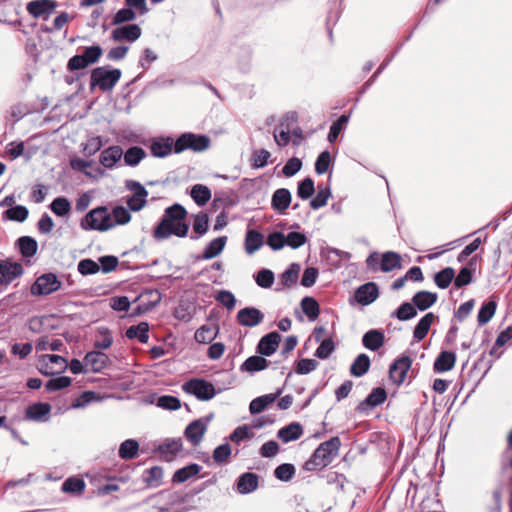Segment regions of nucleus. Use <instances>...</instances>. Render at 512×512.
Instances as JSON below:
<instances>
[{
	"instance_id": "f257e3e1",
	"label": "nucleus",
	"mask_w": 512,
	"mask_h": 512,
	"mask_svg": "<svg viewBox=\"0 0 512 512\" xmlns=\"http://www.w3.org/2000/svg\"><path fill=\"white\" fill-rule=\"evenodd\" d=\"M210 145V139L205 135H196L193 133H184L176 140L172 137H158L151 141L150 151L154 157L164 158L174 151L179 154L185 150L201 152Z\"/></svg>"
},
{
	"instance_id": "f03ea898",
	"label": "nucleus",
	"mask_w": 512,
	"mask_h": 512,
	"mask_svg": "<svg viewBox=\"0 0 512 512\" xmlns=\"http://www.w3.org/2000/svg\"><path fill=\"white\" fill-rule=\"evenodd\" d=\"M186 209L176 203L167 207L159 224L154 228L153 236L157 240H164L172 235L185 237L189 231V225L185 222Z\"/></svg>"
},
{
	"instance_id": "7ed1b4c3",
	"label": "nucleus",
	"mask_w": 512,
	"mask_h": 512,
	"mask_svg": "<svg viewBox=\"0 0 512 512\" xmlns=\"http://www.w3.org/2000/svg\"><path fill=\"white\" fill-rule=\"evenodd\" d=\"M341 446L339 437H332L321 443L311 457L304 463L306 471H316L327 467L338 455Z\"/></svg>"
},
{
	"instance_id": "20e7f679",
	"label": "nucleus",
	"mask_w": 512,
	"mask_h": 512,
	"mask_svg": "<svg viewBox=\"0 0 512 512\" xmlns=\"http://www.w3.org/2000/svg\"><path fill=\"white\" fill-rule=\"evenodd\" d=\"M83 230L107 231L115 227L112 216L105 206H100L89 211L81 220Z\"/></svg>"
},
{
	"instance_id": "39448f33",
	"label": "nucleus",
	"mask_w": 512,
	"mask_h": 512,
	"mask_svg": "<svg viewBox=\"0 0 512 512\" xmlns=\"http://www.w3.org/2000/svg\"><path fill=\"white\" fill-rule=\"evenodd\" d=\"M121 78L119 69H110L107 66L97 67L91 71L90 86L91 89L99 87L102 91H110Z\"/></svg>"
},
{
	"instance_id": "423d86ee",
	"label": "nucleus",
	"mask_w": 512,
	"mask_h": 512,
	"mask_svg": "<svg viewBox=\"0 0 512 512\" xmlns=\"http://www.w3.org/2000/svg\"><path fill=\"white\" fill-rule=\"evenodd\" d=\"M182 390L200 401H209L217 394L214 385L203 378H192L184 382Z\"/></svg>"
},
{
	"instance_id": "0eeeda50",
	"label": "nucleus",
	"mask_w": 512,
	"mask_h": 512,
	"mask_svg": "<svg viewBox=\"0 0 512 512\" xmlns=\"http://www.w3.org/2000/svg\"><path fill=\"white\" fill-rule=\"evenodd\" d=\"M103 54L99 45L86 47L82 54L71 57L67 63L68 71L82 70L91 64L97 63Z\"/></svg>"
},
{
	"instance_id": "6e6552de",
	"label": "nucleus",
	"mask_w": 512,
	"mask_h": 512,
	"mask_svg": "<svg viewBox=\"0 0 512 512\" xmlns=\"http://www.w3.org/2000/svg\"><path fill=\"white\" fill-rule=\"evenodd\" d=\"M125 187L133 192L126 199L129 210L134 212L140 211L147 203L148 191L140 182L135 180H127Z\"/></svg>"
},
{
	"instance_id": "1a4fd4ad",
	"label": "nucleus",
	"mask_w": 512,
	"mask_h": 512,
	"mask_svg": "<svg viewBox=\"0 0 512 512\" xmlns=\"http://www.w3.org/2000/svg\"><path fill=\"white\" fill-rule=\"evenodd\" d=\"M61 287V282L53 273H47L39 276L31 286V294L34 296H44L56 292Z\"/></svg>"
},
{
	"instance_id": "9d476101",
	"label": "nucleus",
	"mask_w": 512,
	"mask_h": 512,
	"mask_svg": "<svg viewBox=\"0 0 512 512\" xmlns=\"http://www.w3.org/2000/svg\"><path fill=\"white\" fill-rule=\"evenodd\" d=\"M142 30L137 24H126L112 30L110 38L115 42L133 43L141 37Z\"/></svg>"
},
{
	"instance_id": "9b49d317",
	"label": "nucleus",
	"mask_w": 512,
	"mask_h": 512,
	"mask_svg": "<svg viewBox=\"0 0 512 512\" xmlns=\"http://www.w3.org/2000/svg\"><path fill=\"white\" fill-rule=\"evenodd\" d=\"M24 270L20 263L11 259L0 260V285H9L23 274Z\"/></svg>"
},
{
	"instance_id": "f8f14e48",
	"label": "nucleus",
	"mask_w": 512,
	"mask_h": 512,
	"mask_svg": "<svg viewBox=\"0 0 512 512\" xmlns=\"http://www.w3.org/2000/svg\"><path fill=\"white\" fill-rule=\"evenodd\" d=\"M56 7L57 3L54 0H32L27 3L26 10L34 18L47 20Z\"/></svg>"
},
{
	"instance_id": "ddd939ff",
	"label": "nucleus",
	"mask_w": 512,
	"mask_h": 512,
	"mask_svg": "<svg viewBox=\"0 0 512 512\" xmlns=\"http://www.w3.org/2000/svg\"><path fill=\"white\" fill-rule=\"evenodd\" d=\"M411 364L412 360L408 356H402L395 360L389 369L390 379L397 385L402 384L406 379Z\"/></svg>"
},
{
	"instance_id": "4468645a",
	"label": "nucleus",
	"mask_w": 512,
	"mask_h": 512,
	"mask_svg": "<svg viewBox=\"0 0 512 512\" xmlns=\"http://www.w3.org/2000/svg\"><path fill=\"white\" fill-rule=\"evenodd\" d=\"M236 319L243 327H255L262 323L264 314L257 308L245 307L238 311Z\"/></svg>"
},
{
	"instance_id": "2eb2a0df",
	"label": "nucleus",
	"mask_w": 512,
	"mask_h": 512,
	"mask_svg": "<svg viewBox=\"0 0 512 512\" xmlns=\"http://www.w3.org/2000/svg\"><path fill=\"white\" fill-rule=\"evenodd\" d=\"M123 149L118 145H112L101 151L99 155V163L101 168L114 169L118 162L122 159Z\"/></svg>"
},
{
	"instance_id": "dca6fc26",
	"label": "nucleus",
	"mask_w": 512,
	"mask_h": 512,
	"mask_svg": "<svg viewBox=\"0 0 512 512\" xmlns=\"http://www.w3.org/2000/svg\"><path fill=\"white\" fill-rule=\"evenodd\" d=\"M280 341L281 336L278 332H270L260 339L257 352L263 356H270L277 350Z\"/></svg>"
},
{
	"instance_id": "f3484780",
	"label": "nucleus",
	"mask_w": 512,
	"mask_h": 512,
	"mask_svg": "<svg viewBox=\"0 0 512 512\" xmlns=\"http://www.w3.org/2000/svg\"><path fill=\"white\" fill-rule=\"evenodd\" d=\"M207 430V423L202 419L194 420L185 429L184 435L194 446L200 444Z\"/></svg>"
},
{
	"instance_id": "a211bd4d",
	"label": "nucleus",
	"mask_w": 512,
	"mask_h": 512,
	"mask_svg": "<svg viewBox=\"0 0 512 512\" xmlns=\"http://www.w3.org/2000/svg\"><path fill=\"white\" fill-rule=\"evenodd\" d=\"M379 291L375 283L369 282L361 285L355 291V299L361 305H369L373 303L378 297Z\"/></svg>"
},
{
	"instance_id": "6ab92c4d",
	"label": "nucleus",
	"mask_w": 512,
	"mask_h": 512,
	"mask_svg": "<svg viewBox=\"0 0 512 512\" xmlns=\"http://www.w3.org/2000/svg\"><path fill=\"white\" fill-rule=\"evenodd\" d=\"M109 357L101 351H90L84 357V364L91 371H102L108 364Z\"/></svg>"
},
{
	"instance_id": "aec40b11",
	"label": "nucleus",
	"mask_w": 512,
	"mask_h": 512,
	"mask_svg": "<svg viewBox=\"0 0 512 512\" xmlns=\"http://www.w3.org/2000/svg\"><path fill=\"white\" fill-rule=\"evenodd\" d=\"M183 450L182 439H168L158 447V452L166 461H172Z\"/></svg>"
},
{
	"instance_id": "412c9836",
	"label": "nucleus",
	"mask_w": 512,
	"mask_h": 512,
	"mask_svg": "<svg viewBox=\"0 0 512 512\" xmlns=\"http://www.w3.org/2000/svg\"><path fill=\"white\" fill-rule=\"evenodd\" d=\"M386 398H387V394H386L385 389H383L381 387H377V388L373 389L372 392L366 397V399L363 400L358 405V410L361 412H365L371 408H374V407L384 403Z\"/></svg>"
},
{
	"instance_id": "4be33fe9",
	"label": "nucleus",
	"mask_w": 512,
	"mask_h": 512,
	"mask_svg": "<svg viewBox=\"0 0 512 512\" xmlns=\"http://www.w3.org/2000/svg\"><path fill=\"white\" fill-rule=\"evenodd\" d=\"M91 165V161H87L81 158H74L70 161V166L73 170L80 171L90 178L99 179L103 178L106 175L105 170L101 167L95 168L94 173L89 171L88 168Z\"/></svg>"
},
{
	"instance_id": "5701e85b",
	"label": "nucleus",
	"mask_w": 512,
	"mask_h": 512,
	"mask_svg": "<svg viewBox=\"0 0 512 512\" xmlns=\"http://www.w3.org/2000/svg\"><path fill=\"white\" fill-rule=\"evenodd\" d=\"M281 394V390L275 393L265 394L253 399L249 405V411L251 414H259L263 412L269 405L274 403Z\"/></svg>"
},
{
	"instance_id": "b1692460",
	"label": "nucleus",
	"mask_w": 512,
	"mask_h": 512,
	"mask_svg": "<svg viewBox=\"0 0 512 512\" xmlns=\"http://www.w3.org/2000/svg\"><path fill=\"white\" fill-rule=\"evenodd\" d=\"M291 193L286 188L277 189L271 199V205L274 210L283 213L291 204Z\"/></svg>"
},
{
	"instance_id": "393cba45",
	"label": "nucleus",
	"mask_w": 512,
	"mask_h": 512,
	"mask_svg": "<svg viewBox=\"0 0 512 512\" xmlns=\"http://www.w3.org/2000/svg\"><path fill=\"white\" fill-rule=\"evenodd\" d=\"M51 411V406L48 403H35L30 405L27 410L25 417L33 421H47Z\"/></svg>"
},
{
	"instance_id": "a878e982",
	"label": "nucleus",
	"mask_w": 512,
	"mask_h": 512,
	"mask_svg": "<svg viewBox=\"0 0 512 512\" xmlns=\"http://www.w3.org/2000/svg\"><path fill=\"white\" fill-rule=\"evenodd\" d=\"M384 333L377 329L367 331L362 338V343L365 348L376 351L384 345Z\"/></svg>"
},
{
	"instance_id": "bb28decb",
	"label": "nucleus",
	"mask_w": 512,
	"mask_h": 512,
	"mask_svg": "<svg viewBox=\"0 0 512 512\" xmlns=\"http://www.w3.org/2000/svg\"><path fill=\"white\" fill-rule=\"evenodd\" d=\"M303 434V428L298 422H292L289 425L281 428L277 436L284 443L295 441L299 439Z\"/></svg>"
},
{
	"instance_id": "cd10ccee",
	"label": "nucleus",
	"mask_w": 512,
	"mask_h": 512,
	"mask_svg": "<svg viewBox=\"0 0 512 512\" xmlns=\"http://www.w3.org/2000/svg\"><path fill=\"white\" fill-rule=\"evenodd\" d=\"M258 487V476L251 472L242 474L237 482V491L240 494H248Z\"/></svg>"
},
{
	"instance_id": "c85d7f7f",
	"label": "nucleus",
	"mask_w": 512,
	"mask_h": 512,
	"mask_svg": "<svg viewBox=\"0 0 512 512\" xmlns=\"http://www.w3.org/2000/svg\"><path fill=\"white\" fill-rule=\"evenodd\" d=\"M16 246L23 258L33 257L38 249L37 241L30 236H22L16 241Z\"/></svg>"
},
{
	"instance_id": "c756f323",
	"label": "nucleus",
	"mask_w": 512,
	"mask_h": 512,
	"mask_svg": "<svg viewBox=\"0 0 512 512\" xmlns=\"http://www.w3.org/2000/svg\"><path fill=\"white\" fill-rule=\"evenodd\" d=\"M437 294L429 291H419L413 298L412 302L420 311H424L435 304L437 301Z\"/></svg>"
},
{
	"instance_id": "7c9ffc66",
	"label": "nucleus",
	"mask_w": 512,
	"mask_h": 512,
	"mask_svg": "<svg viewBox=\"0 0 512 512\" xmlns=\"http://www.w3.org/2000/svg\"><path fill=\"white\" fill-rule=\"evenodd\" d=\"M456 362V355L454 352L442 351L434 362V370L436 372L450 371Z\"/></svg>"
},
{
	"instance_id": "2f4dec72",
	"label": "nucleus",
	"mask_w": 512,
	"mask_h": 512,
	"mask_svg": "<svg viewBox=\"0 0 512 512\" xmlns=\"http://www.w3.org/2000/svg\"><path fill=\"white\" fill-rule=\"evenodd\" d=\"M218 332L219 328L217 325H202L196 330L194 338L198 343L208 344L217 337Z\"/></svg>"
},
{
	"instance_id": "473e14b6",
	"label": "nucleus",
	"mask_w": 512,
	"mask_h": 512,
	"mask_svg": "<svg viewBox=\"0 0 512 512\" xmlns=\"http://www.w3.org/2000/svg\"><path fill=\"white\" fill-rule=\"evenodd\" d=\"M227 242L226 236H220L210 241L204 248L202 258L205 260L218 256L224 249Z\"/></svg>"
},
{
	"instance_id": "72a5a7b5",
	"label": "nucleus",
	"mask_w": 512,
	"mask_h": 512,
	"mask_svg": "<svg viewBox=\"0 0 512 512\" xmlns=\"http://www.w3.org/2000/svg\"><path fill=\"white\" fill-rule=\"evenodd\" d=\"M262 356L263 355H255L248 357L241 365V371L253 374L266 369L268 367V361Z\"/></svg>"
},
{
	"instance_id": "f704fd0d",
	"label": "nucleus",
	"mask_w": 512,
	"mask_h": 512,
	"mask_svg": "<svg viewBox=\"0 0 512 512\" xmlns=\"http://www.w3.org/2000/svg\"><path fill=\"white\" fill-rule=\"evenodd\" d=\"M125 335L128 339H138L140 343H147L149 339V325L141 322L138 325L130 326Z\"/></svg>"
},
{
	"instance_id": "c9c22d12",
	"label": "nucleus",
	"mask_w": 512,
	"mask_h": 512,
	"mask_svg": "<svg viewBox=\"0 0 512 512\" xmlns=\"http://www.w3.org/2000/svg\"><path fill=\"white\" fill-rule=\"evenodd\" d=\"M146 157V152L138 146L130 147L123 152L124 164L130 167L137 166Z\"/></svg>"
},
{
	"instance_id": "e433bc0d",
	"label": "nucleus",
	"mask_w": 512,
	"mask_h": 512,
	"mask_svg": "<svg viewBox=\"0 0 512 512\" xmlns=\"http://www.w3.org/2000/svg\"><path fill=\"white\" fill-rule=\"evenodd\" d=\"M435 315L433 313H427L423 316L413 331V337L417 341H421L427 335L432 323L434 322Z\"/></svg>"
},
{
	"instance_id": "4c0bfd02",
	"label": "nucleus",
	"mask_w": 512,
	"mask_h": 512,
	"mask_svg": "<svg viewBox=\"0 0 512 512\" xmlns=\"http://www.w3.org/2000/svg\"><path fill=\"white\" fill-rule=\"evenodd\" d=\"M201 471V466L198 464H189L183 468L178 469L172 478L174 483H184L196 476Z\"/></svg>"
},
{
	"instance_id": "58836bf2",
	"label": "nucleus",
	"mask_w": 512,
	"mask_h": 512,
	"mask_svg": "<svg viewBox=\"0 0 512 512\" xmlns=\"http://www.w3.org/2000/svg\"><path fill=\"white\" fill-rule=\"evenodd\" d=\"M263 235L256 230H248L245 237V250L251 255L263 245Z\"/></svg>"
},
{
	"instance_id": "ea45409f",
	"label": "nucleus",
	"mask_w": 512,
	"mask_h": 512,
	"mask_svg": "<svg viewBox=\"0 0 512 512\" xmlns=\"http://www.w3.org/2000/svg\"><path fill=\"white\" fill-rule=\"evenodd\" d=\"M401 268V256L393 251L382 254L380 269L383 272H390L394 269Z\"/></svg>"
},
{
	"instance_id": "a19ab883",
	"label": "nucleus",
	"mask_w": 512,
	"mask_h": 512,
	"mask_svg": "<svg viewBox=\"0 0 512 512\" xmlns=\"http://www.w3.org/2000/svg\"><path fill=\"white\" fill-rule=\"evenodd\" d=\"M112 344L113 336L111 331L105 326L98 327L94 347L98 350H106L110 348Z\"/></svg>"
},
{
	"instance_id": "79ce46f5",
	"label": "nucleus",
	"mask_w": 512,
	"mask_h": 512,
	"mask_svg": "<svg viewBox=\"0 0 512 512\" xmlns=\"http://www.w3.org/2000/svg\"><path fill=\"white\" fill-rule=\"evenodd\" d=\"M139 443L134 439H127L119 447V457L124 460L134 459L138 455Z\"/></svg>"
},
{
	"instance_id": "37998d69",
	"label": "nucleus",
	"mask_w": 512,
	"mask_h": 512,
	"mask_svg": "<svg viewBox=\"0 0 512 512\" xmlns=\"http://www.w3.org/2000/svg\"><path fill=\"white\" fill-rule=\"evenodd\" d=\"M370 367V358L366 354H359L350 367V373L355 377L363 376Z\"/></svg>"
},
{
	"instance_id": "c03bdc74",
	"label": "nucleus",
	"mask_w": 512,
	"mask_h": 512,
	"mask_svg": "<svg viewBox=\"0 0 512 512\" xmlns=\"http://www.w3.org/2000/svg\"><path fill=\"white\" fill-rule=\"evenodd\" d=\"M190 195L197 205L204 206L211 198V191L205 185L195 184Z\"/></svg>"
},
{
	"instance_id": "a18cd8bd",
	"label": "nucleus",
	"mask_w": 512,
	"mask_h": 512,
	"mask_svg": "<svg viewBox=\"0 0 512 512\" xmlns=\"http://www.w3.org/2000/svg\"><path fill=\"white\" fill-rule=\"evenodd\" d=\"M51 211L59 217H64L71 211V203L66 197H57L50 204Z\"/></svg>"
},
{
	"instance_id": "49530a36",
	"label": "nucleus",
	"mask_w": 512,
	"mask_h": 512,
	"mask_svg": "<svg viewBox=\"0 0 512 512\" xmlns=\"http://www.w3.org/2000/svg\"><path fill=\"white\" fill-rule=\"evenodd\" d=\"M455 277V271L451 267L444 268L434 276L435 284L440 289H446L449 287Z\"/></svg>"
},
{
	"instance_id": "de8ad7c7",
	"label": "nucleus",
	"mask_w": 512,
	"mask_h": 512,
	"mask_svg": "<svg viewBox=\"0 0 512 512\" xmlns=\"http://www.w3.org/2000/svg\"><path fill=\"white\" fill-rule=\"evenodd\" d=\"M86 484L84 480L77 477H70L62 484L64 493L81 494L85 490Z\"/></svg>"
},
{
	"instance_id": "09e8293b",
	"label": "nucleus",
	"mask_w": 512,
	"mask_h": 512,
	"mask_svg": "<svg viewBox=\"0 0 512 512\" xmlns=\"http://www.w3.org/2000/svg\"><path fill=\"white\" fill-rule=\"evenodd\" d=\"M330 196H331L330 188L328 186L323 187V186L319 185L317 194L310 201L311 208L314 210H317L319 208L324 207L327 204Z\"/></svg>"
},
{
	"instance_id": "8fccbe9b",
	"label": "nucleus",
	"mask_w": 512,
	"mask_h": 512,
	"mask_svg": "<svg viewBox=\"0 0 512 512\" xmlns=\"http://www.w3.org/2000/svg\"><path fill=\"white\" fill-rule=\"evenodd\" d=\"M301 308L311 321H314L320 312L317 301L312 297H304L301 301Z\"/></svg>"
},
{
	"instance_id": "3c124183",
	"label": "nucleus",
	"mask_w": 512,
	"mask_h": 512,
	"mask_svg": "<svg viewBox=\"0 0 512 512\" xmlns=\"http://www.w3.org/2000/svg\"><path fill=\"white\" fill-rule=\"evenodd\" d=\"M497 304L494 301H489L482 305L478 312L477 320L479 325L488 323L496 312Z\"/></svg>"
},
{
	"instance_id": "603ef678",
	"label": "nucleus",
	"mask_w": 512,
	"mask_h": 512,
	"mask_svg": "<svg viewBox=\"0 0 512 512\" xmlns=\"http://www.w3.org/2000/svg\"><path fill=\"white\" fill-rule=\"evenodd\" d=\"M208 222L209 218L206 213L200 212L197 215H195L193 222V231L197 234V236H192L191 238L198 239L199 237L203 236L208 230Z\"/></svg>"
},
{
	"instance_id": "864d4df0",
	"label": "nucleus",
	"mask_w": 512,
	"mask_h": 512,
	"mask_svg": "<svg viewBox=\"0 0 512 512\" xmlns=\"http://www.w3.org/2000/svg\"><path fill=\"white\" fill-rule=\"evenodd\" d=\"M300 269L301 267L299 264L292 263L281 275L283 285L286 287L294 285L298 280Z\"/></svg>"
},
{
	"instance_id": "5fc2aeb1",
	"label": "nucleus",
	"mask_w": 512,
	"mask_h": 512,
	"mask_svg": "<svg viewBox=\"0 0 512 512\" xmlns=\"http://www.w3.org/2000/svg\"><path fill=\"white\" fill-rule=\"evenodd\" d=\"M417 312L414 304L404 302L400 307L392 313V316L398 318L401 321H407L416 316Z\"/></svg>"
},
{
	"instance_id": "6e6d98bb",
	"label": "nucleus",
	"mask_w": 512,
	"mask_h": 512,
	"mask_svg": "<svg viewBox=\"0 0 512 512\" xmlns=\"http://www.w3.org/2000/svg\"><path fill=\"white\" fill-rule=\"evenodd\" d=\"M511 339H512V326H509L497 336L495 344L490 351V355L500 357L501 352H498V348L503 347Z\"/></svg>"
},
{
	"instance_id": "4d7b16f0",
	"label": "nucleus",
	"mask_w": 512,
	"mask_h": 512,
	"mask_svg": "<svg viewBox=\"0 0 512 512\" xmlns=\"http://www.w3.org/2000/svg\"><path fill=\"white\" fill-rule=\"evenodd\" d=\"M136 17V12L126 6L125 8H122L116 12V14L113 16L112 24L120 25L123 23H128L134 21Z\"/></svg>"
},
{
	"instance_id": "13d9d810",
	"label": "nucleus",
	"mask_w": 512,
	"mask_h": 512,
	"mask_svg": "<svg viewBox=\"0 0 512 512\" xmlns=\"http://www.w3.org/2000/svg\"><path fill=\"white\" fill-rule=\"evenodd\" d=\"M110 214L112 216L113 222L115 223V226L125 225L129 223L131 220V214L129 209L123 206L114 207Z\"/></svg>"
},
{
	"instance_id": "bf43d9fd",
	"label": "nucleus",
	"mask_w": 512,
	"mask_h": 512,
	"mask_svg": "<svg viewBox=\"0 0 512 512\" xmlns=\"http://www.w3.org/2000/svg\"><path fill=\"white\" fill-rule=\"evenodd\" d=\"M295 474V467L290 463H284L276 467L274 470V476L283 482L290 481Z\"/></svg>"
},
{
	"instance_id": "052dcab7",
	"label": "nucleus",
	"mask_w": 512,
	"mask_h": 512,
	"mask_svg": "<svg viewBox=\"0 0 512 512\" xmlns=\"http://www.w3.org/2000/svg\"><path fill=\"white\" fill-rule=\"evenodd\" d=\"M315 192L314 181L307 177L298 184L297 195L303 199H309Z\"/></svg>"
},
{
	"instance_id": "680f3d73",
	"label": "nucleus",
	"mask_w": 512,
	"mask_h": 512,
	"mask_svg": "<svg viewBox=\"0 0 512 512\" xmlns=\"http://www.w3.org/2000/svg\"><path fill=\"white\" fill-rule=\"evenodd\" d=\"M63 346V342L60 339L49 340L48 337H41L36 342V349L38 351H59Z\"/></svg>"
},
{
	"instance_id": "e2e57ef3",
	"label": "nucleus",
	"mask_w": 512,
	"mask_h": 512,
	"mask_svg": "<svg viewBox=\"0 0 512 512\" xmlns=\"http://www.w3.org/2000/svg\"><path fill=\"white\" fill-rule=\"evenodd\" d=\"M28 209L22 205H16L5 211V215L9 220L24 222L28 217Z\"/></svg>"
},
{
	"instance_id": "0e129e2a",
	"label": "nucleus",
	"mask_w": 512,
	"mask_h": 512,
	"mask_svg": "<svg viewBox=\"0 0 512 512\" xmlns=\"http://www.w3.org/2000/svg\"><path fill=\"white\" fill-rule=\"evenodd\" d=\"M349 116L348 115H341L330 127L329 133H328V141L333 143L337 137L339 136L340 132L342 131L343 127L348 123Z\"/></svg>"
},
{
	"instance_id": "69168bd1",
	"label": "nucleus",
	"mask_w": 512,
	"mask_h": 512,
	"mask_svg": "<svg viewBox=\"0 0 512 512\" xmlns=\"http://www.w3.org/2000/svg\"><path fill=\"white\" fill-rule=\"evenodd\" d=\"M157 406L165 410H178L181 407L180 400L171 395H164L158 398Z\"/></svg>"
},
{
	"instance_id": "338daca9",
	"label": "nucleus",
	"mask_w": 512,
	"mask_h": 512,
	"mask_svg": "<svg viewBox=\"0 0 512 512\" xmlns=\"http://www.w3.org/2000/svg\"><path fill=\"white\" fill-rule=\"evenodd\" d=\"M255 281L262 288H270L274 283V273L269 269H261L256 274Z\"/></svg>"
},
{
	"instance_id": "774afa93",
	"label": "nucleus",
	"mask_w": 512,
	"mask_h": 512,
	"mask_svg": "<svg viewBox=\"0 0 512 512\" xmlns=\"http://www.w3.org/2000/svg\"><path fill=\"white\" fill-rule=\"evenodd\" d=\"M103 146V140L100 136H94L87 140L84 144L83 152L86 156H93L101 150Z\"/></svg>"
}]
</instances>
